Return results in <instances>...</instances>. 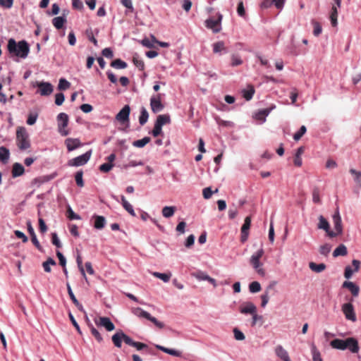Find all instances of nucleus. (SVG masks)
Wrapping results in <instances>:
<instances>
[{
    "instance_id": "nucleus-19",
    "label": "nucleus",
    "mask_w": 361,
    "mask_h": 361,
    "mask_svg": "<svg viewBox=\"0 0 361 361\" xmlns=\"http://www.w3.org/2000/svg\"><path fill=\"white\" fill-rule=\"evenodd\" d=\"M94 221V228L97 230H101L104 228L106 226V221L104 216H99L97 214H94L92 217Z\"/></svg>"
},
{
    "instance_id": "nucleus-27",
    "label": "nucleus",
    "mask_w": 361,
    "mask_h": 361,
    "mask_svg": "<svg viewBox=\"0 0 361 361\" xmlns=\"http://www.w3.org/2000/svg\"><path fill=\"white\" fill-rule=\"evenodd\" d=\"M121 204L123 208L133 216H135V212L134 211L133 207L126 200V197L123 195H121Z\"/></svg>"
},
{
    "instance_id": "nucleus-44",
    "label": "nucleus",
    "mask_w": 361,
    "mask_h": 361,
    "mask_svg": "<svg viewBox=\"0 0 361 361\" xmlns=\"http://www.w3.org/2000/svg\"><path fill=\"white\" fill-rule=\"evenodd\" d=\"M133 313H134V314H135L136 316H137L139 317H143L145 319H147L150 314L149 312L142 310L140 307H137V308L134 309Z\"/></svg>"
},
{
    "instance_id": "nucleus-3",
    "label": "nucleus",
    "mask_w": 361,
    "mask_h": 361,
    "mask_svg": "<svg viewBox=\"0 0 361 361\" xmlns=\"http://www.w3.org/2000/svg\"><path fill=\"white\" fill-rule=\"evenodd\" d=\"M264 255V250L260 248L256 252H255L250 259V263L252 266L253 269L256 272L264 276L265 275V271L262 268V264L260 262V259Z\"/></svg>"
},
{
    "instance_id": "nucleus-18",
    "label": "nucleus",
    "mask_w": 361,
    "mask_h": 361,
    "mask_svg": "<svg viewBox=\"0 0 361 361\" xmlns=\"http://www.w3.org/2000/svg\"><path fill=\"white\" fill-rule=\"evenodd\" d=\"M65 144L66 145L68 151L69 152L73 151L82 145V144L78 138L71 137L67 138L65 140Z\"/></svg>"
},
{
    "instance_id": "nucleus-8",
    "label": "nucleus",
    "mask_w": 361,
    "mask_h": 361,
    "mask_svg": "<svg viewBox=\"0 0 361 361\" xmlns=\"http://www.w3.org/2000/svg\"><path fill=\"white\" fill-rule=\"evenodd\" d=\"M222 15L218 13V18L216 19L210 18L205 21L206 27L212 29L214 32H219L221 30V22L222 20Z\"/></svg>"
},
{
    "instance_id": "nucleus-25",
    "label": "nucleus",
    "mask_w": 361,
    "mask_h": 361,
    "mask_svg": "<svg viewBox=\"0 0 361 361\" xmlns=\"http://www.w3.org/2000/svg\"><path fill=\"white\" fill-rule=\"evenodd\" d=\"M155 347L157 349L161 350L162 352L167 353L169 355H173V356L180 357L181 355V353L175 349L167 348L160 345H156Z\"/></svg>"
},
{
    "instance_id": "nucleus-13",
    "label": "nucleus",
    "mask_w": 361,
    "mask_h": 361,
    "mask_svg": "<svg viewBox=\"0 0 361 361\" xmlns=\"http://www.w3.org/2000/svg\"><path fill=\"white\" fill-rule=\"evenodd\" d=\"M39 93L42 96H48L51 94L54 90L53 86L48 82H40L37 83Z\"/></svg>"
},
{
    "instance_id": "nucleus-45",
    "label": "nucleus",
    "mask_w": 361,
    "mask_h": 361,
    "mask_svg": "<svg viewBox=\"0 0 361 361\" xmlns=\"http://www.w3.org/2000/svg\"><path fill=\"white\" fill-rule=\"evenodd\" d=\"M261 285L257 281H253L249 285V290L252 293H256L261 290Z\"/></svg>"
},
{
    "instance_id": "nucleus-16",
    "label": "nucleus",
    "mask_w": 361,
    "mask_h": 361,
    "mask_svg": "<svg viewBox=\"0 0 361 361\" xmlns=\"http://www.w3.org/2000/svg\"><path fill=\"white\" fill-rule=\"evenodd\" d=\"M342 287L348 289L353 297L356 298L359 295L360 287L355 283L350 281H345L343 283Z\"/></svg>"
},
{
    "instance_id": "nucleus-49",
    "label": "nucleus",
    "mask_w": 361,
    "mask_h": 361,
    "mask_svg": "<svg viewBox=\"0 0 361 361\" xmlns=\"http://www.w3.org/2000/svg\"><path fill=\"white\" fill-rule=\"evenodd\" d=\"M133 62L134 65L138 68L140 71H143L145 68L144 61L140 59L138 56H133Z\"/></svg>"
},
{
    "instance_id": "nucleus-15",
    "label": "nucleus",
    "mask_w": 361,
    "mask_h": 361,
    "mask_svg": "<svg viewBox=\"0 0 361 361\" xmlns=\"http://www.w3.org/2000/svg\"><path fill=\"white\" fill-rule=\"evenodd\" d=\"M333 224L334 229L338 231V233H343L342 220L339 213V209L337 208L332 216Z\"/></svg>"
},
{
    "instance_id": "nucleus-39",
    "label": "nucleus",
    "mask_w": 361,
    "mask_h": 361,
    "mask_svg": "<svg viewBox=\"0 0 361 361\" xmlns=\"http://www.w3.org/2000/svg\"><path fill=\"white\" fill-rule=\"evenodd\" d=\"M88 326L90 327V331L92 334L94 336V337L96 338V340L99 343H101L103 341V338L101 336L100 333L98 331V330L96 328H94L91 323L88 324Z\"/></svg>"
},
{
    "instance_id": "nucleus-63",
    "label": "nucleus",
    "mask_w": 361,
    "mask_h": 361,
    "mask_svg": "<svg viewBox=\"0 0 361 361\" xmlns=\"http://www.w3.org/2000/svg\"><path fill=\"white\" fill-rule=\"evenodd\" d=\"M114 166V164H111V163H104L102 165L99 166V170L102 171V172H104V173H107L109 172V171H111V169L113 168Z\"/></svg>"
},
{
    "instance_id": "nucleus-53",
    "label": "nucleus",
    "mask_w": 361,
    "mask_h": 361,
    "mask_svg": "<svg viewBox=\"0 0 361 361\" xmlns=\"http://www.w3.org/2000/svg\"><path fill=\"white\" fill-rule=\"evenodd\" d=\"M350 173L355 176V181L361 186V172L357 171L355 169H350Z\"/></svg>"
},
{
    "instance_id": "nucleus-29",
    "label": "nucleus",
    "mask_w": 361,
    "mask_h": 361,
    "mask_svg": "<svg viewBox=\"0 0 361 361\" xmlns=\"http://www.w3.org/2000/svg\"><path fill=\"white\" fill-rule=\"evenodd\" d=\"M176 210V207L173 206H165L163 207L161 213L164 217L170 218L173 216Z\"/></svg>"
},
{
    "instance_id": "nucleus-28",
    "label": "nucleus",
    "mask_w": 361,
    "mask_h": 361,
    "mask_svg": "<svg viewBox=\"0 0 361 361\" xmlns=\"http://www.w3.org/2000/svg\"><path fill=\"white\" fill-rule=\"evenodd\" d=\"M348 254L347 247L345 245H339L334 251L333 256L337 257L338 256H345Z\"/></svg>"
},
{
    "instance_id": "nucleus-6",
    "label": "nucleus",
    "mask_w": 361,
    "mask_h": 361,
    "mask_svg": "<svg viewBox=\"0 0 361 361\" xmlns=\"http://www.w3.org/2000/svg\"><path fill=\"white\" fill-rule=\"evenodd\" d=\"M68 116L66 113H60L57 116L59 132L62 136H66L69 133L68 130L65 129L68 126Z\"/></svg>"
},
{
    "instance_id": "nucleus-36",
    "label": "nucleus",
    "mask_w": 361,
    "mask_h": 361,
    "mask_svg": "<svg viewBox=\"0 0 361 361\" xmlns=\"http://www.w3.org/2000/svg\"><path fill=\"white\" fill-rule=\"evenodd\" d=\"M9 150L5 147H0V160L3 163H6L9 159Z\"/></svg>"
},
{
    "instance_id": "nucleus-11",
    "label": "nucleus",
    "mask_w": 361,
    "mask_h": 361,
    "mask_svg": "<svg viewBox=\"0 0 361 361\" xmlns=\"http://www.w3.org/2000/svg\"><path fill=\"white\" fill-rule=\"evenodd\" d=\"M130 108L129 105H125L121 110L116 114V119L121 123L129 121Z\"/></svg>"
},
{
    "instance_id": "nucleus-52",
    "label": "nucleus",
    "mask_w": 361,
    "mask_h": 361,
    "mask_svg": "<svg viewBox=\"0 0 361 361\" xmlns=\"http://www.w3.org/2000/svg\"><path fill=\"white\" fill-rule=\"evenodd\" d=\"M306 131H307L306 127L305 126H302L300 128L299 130L294 134L293 139L295 141L299 140L302 137V135L306 133Z\"/></svg>"
},
{
    "instance_id": "nucleus-38",
    "label": "nucleus",
    "mask_w": 361,
    "mask_h": 361,
    "mask_svg": "<svg viewBox=\"0 0 361 361\" xmlns=\"http://www.w3.org/2000/svg\"><path fill=\"white\" fill-rule=\"evenodd\" d=\"M276 108L275 105H271L269 108L263 109L259 110V115H262V122L264 123L266 121V117L271 113V111Z\"/></svg>"
},
{
    "instance_id": "nucleus-42",
    "label": "nucleus",
    "mask_w": 361,
    "mask_h": 361,
    "mask_svg": "<svg viewBox=\"0 0 361 361\" xmlns=\"http://www.w3.org/2000/svg\"><path fill=\"white\" fill-rule=\"evenodd\" d=\"M337 16H338L337 7L334 6L331 8V15H330L331 22L334 27L337 25Z\"/></svg>"
},
{
    "instance_id": "nucleus-7",
    "label": "nucleus",
    "mask_w": 361,
    "mask_h": 361,
    "mask_svg": "<svg viewBox=\"0 0 361 361\" xmlns=\"http://www.w3.org/2000/svg\"><path fill=\"white\" fill-rule=\"evenodd\" d=\"M353 301V298L350 299L348 302L344 303L342 305L341 310L346 319L355 322L357 318L354 310V307L352 304Z\"/></svg>"
},
{
    "instance_id": "nucleus-14",
    "label": "nucleus",
    "mask_w": 361,
    "mask_h": 361,
    "mask_svg": "<svg viewBox=\"0 0 361 361\" xmlns=\"http://www.w3.org/2000/svg\"><path fill=\"white\" fill-rule=\"evenodd\" d=\"M352 264L354 267V270L350 266H346L344 271V277L349 279L352 277L354 272H357L360 267V262L357 259H353Z\"/></svg>"
},
{
    "instance_id": "nucleus-62",
    "label": "nucleus",
    "mask_w": 361,
    "mask_h": 361,
    "mask_svg": "<svg viewBox=\"0 0 361 361\" xmlns=\"http://www.w3.org/2000/svg\"><path fill=\"white\" fill-rule=\"evenodd\" d=\"M147 319L152 322L159 329H163L164 327V324L163 322L158 321L151 314H149V317Z\"/></svg>"
},
{
    "instance_id": "nucleus-58",
    "label": "nucleus",
    "mask_w": 361,
    "mask_h": 361,
    "mask_svg": "<svg viewBox=\"0 0 361 361\" xmlns=\"http://www.w3.org/2000/svg\"><path fill=\"white\" fill-rule=\"evenodd\" d=\"M51 243H53V245H54L58 248H60L62 247V244H61L56 233H51Z\"/></svg>"
},
{
    "instance_id": "nucleus-10",
    "label": "nucleus",
    "mask_w": 361,
    "mask_h": 361,
    "mask_svg": "<svg viewBox=\"0 0 361 361\" xmlns=\"http://www.w3.org/2000/svg\"><path fill=\"white\" fill-rule=\"evenodd\" d=\"M94 322L97 326H103L108 331H111L115 329V325L107 317H100L98 319H95Z\"/></svg>"
},
{
    "instance_id": "nucleus-48",
    "label": "nucleus",
    "mask_w": 361,
    "mask_h": 361,
    "mask_svg": "<svg viewBox=\"0 0 361 361\" xmlns=\"http://www.w3.org/2000/svg\"><path fill=\"white\" fill-rule=\"evenodd\" d=\"M76 262H77L78 267L82 276H83V278L85 279H87L86 274H85V269L82 266V260L79 254L77 255Z\"/></svg>"
},
{
    "instance_id": "nucleus-54",
    "label": "nucleus",
    "mask_w": 361,
    "mask_h": 361,
    "mask_svg": "<svg viewBox=\"0 0 361 361\" xmlns=\"http://www.w3.org/2000/svg\"><path fill=\"white\" fill-rule=\"evenodd\" d=\"M67 212L68 217L70 220H80L81 219V217L78 214H75L73 212V210L70 206L68 207Z\"/></svg>"
},
{
    "instance_id": "nucleus-57",
    "label": "nucleus",
    "mask_w": 361,
    "mask_h": 361,
    "mask_svg": "<svg viewBox=\"0 0 361 361\" xmlns=\"http://www.w3.org/2000/svg\"><path fill=\"white\" fill-rule=\"evenodd\" d=\"M193 276L199 281H207L209 279V276L203 271H198Z\"/></svg>"
},
{
    "instance_id": "nucleus-4",
    "label": "nucleus",
    "mask_w": 361,
    "mask_h": 361,
    "mask_svg": "<svg viewBox=\"0 0 361 361\" xmlns=\"http://www.w3.org/2000/svg\"><path fill=\"white\" fill-rule=\"evenodd\" d=\"M111 340L114 345L117 348L121 347L122 341H124L127 345L132 347L135 343V341L122 330H119L114 334L111 337Z\"/></svg>"
},
{
    "instance_id": "nucleus-30",
    "label": "nucleus",
    "mask_w": 361,
    "mask_h": 361,
    "mask_svg": "<svg viewBox=\"0 0 361 361\" xmlns=\"http://www.w3.org/2000/svg\"><path fill=\"white\" fill-rule=\"evenodd\" d=\"M149 114L146 108L142 106L140 109V115L139 116V123L141 126H144L148 121Z\"/></svg>"
},
{
    "instance_id": "nucleus-23",
    "label": "nucleus",
    "mask_w": 361,
    "mask_h": 361,
    "mask_svg": "<svg viewBox=\"0 0 361 361\" xmlns=\"http://www.w3.org/2000/svg\"><path fill=\"white\" fill-rule=\"evenodd\" d=\"M25 172L23 166L20 163H14L12 167V176L13 178H17L22 176Z\"/></svg>"
},
{
    "instance_id": "nucleus-51",
    "label": "nucleus",
    "mask_w": 361,
    "mask_h": 361,
    "mask_svg": "<svg viewBox=\"0 0 361 361\" xmlns=\"http://www.w3.org/2000/svg\"><path fill=\"white\" fill-rule=\"evenodd\" d=\"M331 250V246L329 244L326 243V244H324L320 246L319 252L321 255L326 256L329 255Z\"/></svg>"
},
{
    "instance_id": "nucleus-61",
    "label": "nucleus",
    "mask_w": 361,
    "mask_h": 361,
    "mask_svg": "<svg viewBox=\"0 0 361 361\" xmlns=\"http://www.w3.org/2000/svg\"><path fill=\"white\" fill-rule=\"evenodd\" d=\"M312 201L317 204H319L321 202L319 190L317 188H314L312 191Z\"/></svg>"
},
{
    "instance_id": "nucleus-37",
    "label": "nucleus",
    "mask_w": 361,
    "mask_h": 361,
    "mask_svg": "<svg viewBox=\"0 0 361 361\" xmlns=\"http://www.w3.org/2000/svg\"><path fill=\"white\" fill-rule=\"evenodd\" d=\"M149 137H145L142 139L135 140L133 142V145L135 147L142 148L150 142Z\"/></svg>"
},
{
    "instance_id": "nucleus-59",
    "label": "nucleus",
    "mask_w": 361,
    "mask_h": 361,
    "mask_svg": "<svg viewBox=\"0 0 361 361\" xmlns=\"http://www.w3.org/2000/svg\"><path fill=\"white\" fill-rule=\"evenodd\" d=\"M234 338L237 341H243L245 338L244 334L238 328L233 329Z\"/></svg>"
},
{
    "instance_id": "nucleus-1",
    "label": "nucleus",
    "mask_w": 361,
    "mask_h": 361,
    "mask_svg": "<svg viewBox=\"0 0 361 361\" xmlns=\"http://www.w3.org/2000/svg\"><path fill=\"white\" fill-rule=\"evenodd\" d=\"M7 50L11 56H16L24 59L28 56L30 46L25 40H20L16 42L13 38H10L8 40Z\"/></svg>"
},
{
    "instance_id": "nucleus-47",
    "label": "nucleus",
    "mask_w": 361,
    "mask_h": 361,
    "mask_svg": "<svg viewBox=\"0 0 361 361\" xmlns=\"http://www.w3.org/2000/svg\"><path fill=\"white\" fill-rule=\"evenodd\" d=\"M71 86V83L65 78H61L59 82L58 89L59 90H66Z\"/></svg>"
},
{
    "instance_id": "nucleus-24",
    "label": "nucleus",
    "mask_w": 361,
    "mask_h": 361,
    "mask_svg": "<svg viewBox=\"0 0 361 361\" xmlns=\"http://www.w3.org/2000/svg\"><path fill=\"white\" fill-rule=\"evenodd\" d=\"M170 122L171 118L169 115L161 114L157 116L155 123L162 128L164 125L170 123Z\"/></svg>"
},
{
    "instance_id": "nucleus-46",
    "label": "nucleus",
    "mask_w": 361,
    "mask_h": 361,
    "mask_svg": "<svg viewBox=\"0 0 361 361\" xmlns=\"http://www.w3.org/2000/svg\"><path fill=\"white\" fill-rule=\"evenodd\" d=\"M83 172L82 170L76 172L75 175V179L78 186L82 188L84 186V182L82 179Z\"/></svg>"
},
{
    "instance_id": "nucleus-55",
    "label": "nucleus",
    "mask_w": 361,
    "mask_h": 361,
    "mask_svg": "<svg viewBox=\"0 0 361 361\" xmlns=\"http://www.w3.org/2000/svg\"><path fill=\"white\" fill-rule=\"evenodd\" d=\"M66 287H67L68 293V295H69L71 300H72V302H73L74 305H78V300L75 298L68 282L66 283Z\"/></svg>"
},
{
    "instance_id": "nucleus-50",
    "label": "nucleus",
    "mask_w": 361,
    "mask_h": 361,
    "mask_svg": "<svg viewBox=\"0 0 361 361\" xmlns=\"http://www.w3.org/2000/svg\"><path fill=\"white\" fill-rule=\"evenodd\" d=\"M223 50H225V47L222 41L217 42L213 44L214 53H220Z\"/></svg>"
},
{
    "instance_id": "nucleus-43",
    "label": "nucleus",
    "mask_w": 361,
    "mask_h": 361,
    "mask_svg": "<svg viewBox=\"0 0 361 361\" xmlns=\"http://www.w3.org/2000/svg\"><path fill=\"white\" fill-rule=\"evenodd\" d=\"M152 275L156 278H158L162 280L164 282H169L171 274H165V273H159V272H153Z\"/></svg>"
},
{
    "instance_id": "nucleus-56",
    "label": "nucleus",
    "mask_w": 361,
    "mask_h": 361,
    "mask_svg": "<svg viewBox=\"0 0 361 361\" xmlns=\"http://www.w3.org/2000/svg\"><path fill=\"white\" fill-rule=\"evenodd\" d=\"M155 42H153L152 38L149 39L147 37H145L140 41V44L147 48H152L154 47V44Z\"/></svg>"
},
{
    "instance_id": "nucleus-26",
    "label": "nucleus",
    "mask_w": 361,
    "mask_h": 361,
    "mask_svg": "<svg viewBox=\"0 0 361 361\" xmlns=\"http://www.w3.org/2000/svg\"><path fill=\"white\" fill-rule=\"evenodd\" d=\"M304 151H305V147L302 146L298 148V149L295 152V157H294V164L296 166H302V161L301 155L304 153Z\"/></svg>"
},
{
    "instance_id": "nucleus-41",
    "label": "nucleus",
    "mask_w": 361,
    "mask_h": 361,
    "mask_svg": "<svg viewBox=\"0 0 361 361\" xmlns=\"http://www.w3.org/2000/svg\"><path fill=\"white\" fill-rule=\"evenodd\" d=\"M311 352L312 355V361H323L320 352L317 350L314 345H312L311 348Z\"/></svg>"
},
{
    "instance_id": "nucleus-60",
    "label": "nucleus",
    "mask_w": 361,
    "mask_h": 361,
    "mask_svg": "<svg viewBox=\"0 0 361 361\" xmlns=\"http://www.w3.org/2000/svg\"><path fill=\"white\" fill-rule=\"evenodd\" d=\"M312 24L314 26V30H313L314 35L319 36L322 33V31L321 25L317 21H312Z\"/></svg>"
},
{
    "instance_id": "nucleus-20",
    "label": "nucleus",
    "mask_w": 361,
    "mask_h": 361,
    "mask_svg": "<svg viewBox=\"0 0 361 361\" xmlns=\"http://www.w3.org/2000/svg\"><path fill=\"white\" fill-rule=\"evenodd\" d=\"M275 353L283 361H291L288 353L282 345H277L275 348Z\"/></svg>"
},
{
    "instance_id": "nucleus-34",
    "label": "nucleus",
    "mask_w": 361,
    "mask_h": 361,
    "mask_svg": "<svg viewBox=\"0 0 361 361\" xmlns=\"http://www.w3.org/2000/svg\"><path fill=\"white\" fill-rule=\"evenodd\" d=\"M317 228L325 231H328V229L330 228L328 221L322 215L319 216V224L317 225Z\"/></svg>"
},
{
    "instance_id": "nucleus-31",
    "label": "nucleus",
    "mask_w": 361,
    "mask_h": 361,
    "mask_svg": "<svg viewBox=\"0 0 361 361\" xmlns=\"http://www.w3.org/2000/svg\"><path fill=\"white\" fill-rule=\"evenodd\" d=\"M310 269L316 273H321L326 269V265L324 263L316 264L314 262H310L309 264Z\"/></svg>"
},
{
    "instance_id": "nucleus-9",
    "label": "nucleus",
    "mask_w": 361,
    "mask_h": 361,
    "mask_svg": "<svg viewBox=\"0 0 361 361\" xmlns=\"http://www.w3.org/2000/svg\"><path fill=\"white\" fill-rule=\"evenodd\" d=\"M150 106L151 109L154 113H158L163 110L164 106L161 102V94H158L155 96H152L150 98Z\"/></svg>"
},
{
    "instance_id": "nucleus-22",
    "label": "nucleus",
    "mask_w": 361,
    "mask_h": 361,
    "mask_svg": "<svg viewBox=\"0 0 361 361\" xmlns=\"http://www.w3.org/2000/svg\"><path fill=\"white\" fill-rule=\"evenodd\" d=\"M346 342L347 338L345 340L336 338L331 341L330 344L333 348L344 350L347 349Z\"/></svg>"
},
{
    "instance_id": "nucleus-12",
    "label": "nucleus",
    "mask_w": 361,
    "mask_h": 361,
    "mask_svg": "<svg viewBox=\"0 0 361 361\" xmlns=\"http://www.w3.org/2000/svg\"><path fill=\"white\" fill-rule=\"evenodd\" d=\"M251 225V218L250 216L245 217L244 220V224H243L241 227V236H240V240L242 243H245L249 235V229L250 228Z\"/></svg>"
},
{
    "instance_id": "nucleus-64",
    "label": "nucleus",
    "mask_w": 361,
    "mask_h": 361,
    "mask_svg": "<svg viewBox=\"0 0 361 361\" xmlns=\"http://www.w3.org/2000/svg\"><path fill=\"white\" fill-rule=\"evenodd\" d=\"M64 100H65V96L63 93H61V92L57 93L55 95V104L57 106L61 105L63 103Z\"/></svg>"
},
{
    "instance_id": "nucleus-33",
    "label": "nucleus",
    "mask_w": 361,
    "mask_h": 361,
    "mask_svg": "<svg viewBox=\"0 0 361 361\" xmlns=\"http://www.w3.org/2000/svg\"><path fill=\"white\" fill-rule=\"evenodd\" d=\"M255 92V91L254 87L250 85L247 86V88L243 90L242 92L243 96L245 99V100L250 101L252 98Z\"/></svg>"
},
{
    "instance_id": "nucleus-35",
    "label": "nucleus",
    "mask_w": 361,
    "mask_h": 361,
    "mask_svg": "<svg viewBox=\"0 0 361 361\" xmlns=\"http://www.w3.org/2000/svg\"><path fill=\"white\" fill-rule=\"evenodd\" d=\"M111 66L116 69H124L127 68L128 64L126 62L122 61L121 59H117L111 63Z\"/></svg>"
},
{
    "instance_id": "nucleus-21",
    "label": "nucleus",
    "mask_w": 361,
    "mask_h": 361,
    "mask_svg": "<svg viewBox=\"0 0 361 361\" xmlns=\"http://www.w3.org/2000/svg\"><path fill=\"white\" fill-rule=\"evenodd\" d=\"M346 345L347 349H348L353 353H356L359 351L358 342L355 338L353 337L347 338Z\"/></svg>"
},
{
    "instance_id": "nucleus-17",
    "label": "nucleus",
    "mask_w": 361,
    "mask_h": 361,
    "mask_svg": "<svg viewBox=\"0 0 361 361\" xmlns=\"http://www.w3.org/2000/svg\"><path fill=\"white\" fill-rule=\"evenodd\" d=\"M257 311L256 305L251 302H244L240 307V312L243 314H251Z\"/></svg>"
},
{
    "instance_id": "nucleus-5",
    "label": "nucleus",
    "mask_w": 361,
    "mask_h": 361,
    "mask_svg": "<svg viewBox=\"0 0 361 361\" xmlns=\"http://www.w3.org/2000/svg\"><path fill=\"white\" fill-rule=\"evenodd\" d=\"M92 152V149H90L85 154L70 159L68 162V165L70 166H80L85 165L90 159Z\"/></svg>"
},
{
    "instance_id": "nucleus-40",
    "label": "nucleus",
    "mask_w": 361,
    "mask_h": 361,
    "mask_svg": "<svg viewBox=\"0 0 361 361\" xmlns=\"http://www.w3.org/2000/svg\"><path fill=\"white\" fill-rule=\"evenodd\" d=\"M56 262L51 257H49L47 261L42 263V267L44 268V271L49 273L51 272V265H56Z\"/></svg>"
},
{
    "instance_id": "nucleus-32",
    "label": "nucleus",
    "mask_w": 361,
    "mask_h": 361,
    "mask_svg": "<svg viewBox=\"0 0 361 361\" xmlns=\"http://www.w3.org/2000/svg\"><path fill=\"white\" fill-rule=\"evenodd\" d=\"M66 22L65 16H58L52 20V24L57 30L62 28Z\"/></svg>"
},
{
    "instance_id": "nucleus-2",
    "label": "nucleus",
    "mask_w": 361,
    "mask_h": 361,
    "mask_svg": "<svg viewBox=\"0 0 361 361\" xmlns=\"http://www.w3.org/2000/svg\"><path fill=\"white\" fill-rule=\"evenodd\" d=\"M17 145L21 150H25L30 147L29 135L24 127H19L16 131Z\"/></svg>"
}]
</instances>
